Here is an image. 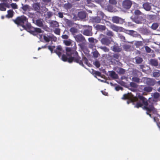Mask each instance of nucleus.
Wrapping results in <instances>:
<instances>
[{
  "mask_svg": "<svg viewBox=\"0 0 160 160\" xmlns=\"http://www.w3.org/2000/svg\"><path fill=\"white\" fill-rule=\"evenodd\" d=\"M112 48V50L115 52H120L122 50V48L119 46L116 45H114Z\"/></svg>",
  "mask_w": 160,
  "mask_h": 160,
  "instance_id": "obj_17",
  "label": "nucleus"
},
{
  "mask_svg": "<svg viewBox=\"0 0 160 160\" xmlns=\"http://www.w3.org/2000/svg\"><path fill=\"white\" fill-rule=\"evenodd\" d=\"M132 5V2L130 0H125L122 2V7L126 9H128Z\"/></svg>",
  "mask_w": 160,
  "mask_h": 160,
  "instance_id": "obj_9",
  "label": "nucleus"
},
{
  "mask_svg": "<svg viewBox=\"0 0 160 160\" xmlns=\"http://www.w3.org/2000/svg\"><path fill=\"white\" fill-rule=\"evenodd\" d=\"M14 12L12 10H9L8 11V14L6 15V17L8 18H12Z\"/></svg>",
  "mask_w": 160,
  "mask_h": 160,
  "instance_id": "obj_23",
  "label": "nucleus"
},
{
  "mask_svg": "<svg viewBox=\"0 0 160 160\" xmlns=\"http://www.w3.org/2000/svg\"><path fill=\"white\" fill-rule=\"evenodd\" d=\"M76 48L75 45L73 48L66 47V55H62V60L64 62H68L69 63L74 61L80 64V58L78 52L76 51Z\"/></svg>",
  "mask_w": 160,
  "mask_h": 160,
  "instance_id": "obj_2",
  "label": "nucleus"
},
{
  "mask_svg": "<svg viewBox=\"0 0 160 160\" xmlns=\"http://www.w3.org/2000/svg\"><path fill=\"white\" fill-rule=\"evenodd\" d=\"M134 44L137 48H138L140 46H143V43L141 41H136Z\"/></svg>",
  "mask_w": 160,
  "mask_h": 160,
  "instance_id": "obj_28",
  "label": "nucleus"
},
{
  "mask_svg": "<svg viewBox=\"0 0 160 160\" xmlns=\"http://www.w3.org/2000/svg\"><path fill=\"white\" fill-rule=\"evenodd\" d=\"M110 28L113 31L117 32H123L125 30V29L122 27L118 26L113 24H111Z\"/></svg>",
  "mask_w": 160,
  "mask_h": 160,
  "instance_id": "obj_8",
  "label": "nucleus"
},
{
  "mask_svg": "<svg viewBox=\"0 0 160 160\" xmlns=\"http://www.w3.org/2000/svg\"><path fill=\"white\" fill-rule=\"evenodd\" d=\"M7 4L5 3H0V10L2 11H5L6 8L5 6H6Z\"/></svg>",
  "mask_w": 160,
  "mask_h": 160,
  "instance_id": "obj_25",
  "label": "nucleus"
},
{
  "mask_svg": "<svg viewBox=\"0 0 160 160\" xmlns=\"http://www.w3.org/2000/svg\"><path fill=\"white\" fill-rule=\"evenodd\" d=\"M115 88L116 90L117 91H118L121 89H122V88L120 86H116L115 87Z\"/></svg>",
  "mask_w": 160,
  "mask_h": 160,
  "instance_id": "obj_55",
  "label": "nucleus"
},
{
  "mask_svg": "<svg viewBox=\"0 0 160 160\" xmlns=\"http://www.w3.org/2000/svg\"><path fill=\"white\" fill-rule=\"evenodd\" d=\"M24 29L34 36L37 35L38 33L42 32V30L40 28L32 27L30 23L27 25Z\"/></svg>",
  "mask_w": 160,
  "mask_h": 160,
  "instance_id": "obj_4",
  "label": "nucleus"
},
{
  "mask_svg": "<svg viewBox=\"0 0 160 160\" xmlns=\"http://www.w3.org/2000/svg\"><path fill=\"white\" fill-rule=\"evenodd\" d=\"M43 38L44 41L47 42H49L50 40L55 41L57 39V38L52 34L47 36L44 35Z\"/></svg>",
  "mask_w": 160,
  "mask_h": 160,
  "instance_id": "obj_7",
  "label": "nucleus"
},
{
  "mask_svg": "<svg viewBox=\"0 0 160 160\" xmlns=\"http://www.w3.org/2000/svg\"><path fill=\"white\" fill-rule=\"evenodd\" d=\"M135 59L136 63L138 64L141 63L143 61L142 58L139 57H136L135 58Z\"/></svg>",
  "mask_w": 160,
  "mask_h": 160,
  "instance_id": "obj_29",
  "label": "nucleus"
},
{
  "mask_svg": "<svg viewBox=\"0 0 160 160\" xmlns=\"http://www.w3.org/2000/svg\"><path fill=\"white\" fill-rule=\"evenodd\" d=\"M124 48H129V47H128V45H125L124 46Z\"/></svg>",
  "mask_w": 160,
  "mask_h": 160,
  "instance_id": "obj_62",
  "label": "nucleus"
},
{
  "mask_svg": "<svg viewBox=\"0 0 160 160\" xmlns=\"http://www.w3.org/2000/svg\"><path fill=\"white\" fill-rule=\"evenodd\" d=\"M58 16L61 18H62L63 17V15L62 13L61 12H59L58 13Z\"/></svg>",
  "mask_w": 160,
  "mask_h": 160,
  "instance_id": "obj_57",
  "label": "nucleus"
},
{
  "mask_svg": "<svg viewBox=\"0 0 160 160\" xmlns=\"http://www.w3.org/2000/svg\"><path fill=\"white\" fill-rule=\"evenodd\" d=\"M62 38L63 39H67L68 38V36L67 35H63L62 36Z\"/></svg>",
  "mask_w": 160,
  "mask_h": 160,
  "instance_id": "obj_54",
  "label": "nucleus"
},
{
  "mask_svg": "<svg viewBox=\"0 0 160 160\" xmlns=\"http://www.w3.org/2000/svg\"><path fill=\"white\" fill-rule=\"evenodd\" d=\"M128 31L130 33H132L134 32V31L133 30H129V31Z\"/></svg>",
  "mask_w": 160,
  "mask_h": 160,
  "instance_id": "obj_61",
  "label": "nucleus"
},
{
  "mask_svg": "<svg viewBox=\"0 0 160 160\" xmlns=\"http://www.w3.org/2000/svg\"><path fill=\"white\" fill-rule=\"evenodd\" d=\"M160 94L157 92H155L153 94V100H152V99H150L149 100V101H148V102H149V103H148V100L147 101V102H148V104L147 105V107H149V105H151L152 104L153 105V107H154L153 106V104L152 102V103H150L152 101H157L158 100V99L159 98V97H160ZM154 108V109L153 110V111H151V112H153V111H155V108ZM150 113L149 112V113L150 114Z\"/></svg>",
  "mask_w": 160,
  "mask_h": 160,
  "instance_id": "obj_5",
  "label": "nucleus"
},
{
  "mask_svg": "<svg viewBox=\"0 0 160 160\" xmlns=\"http://www.w3.org/2000/svg\"><path fill=\"white\" fill-rule=\"evenodd\" d=\"M132 80L134 82L139 83L140 82V79L137 77H134L132 78Z\"/></svg>",
  "mask_w": 160,
  "mask_h": 160,
  "instance_id": "obj_35",
  "label": "nucleus"
},
{
  "mask_svg": "<svg viewBox=\"0 0 160 160\" xmlns=\"http://www.w3.org/2000/svg\"><path fill=\"white\" fill-rule=\"evenodd\" d=\"M99 53L97 51H94L93 52V55L94 58H97L98 56Z\"/></svg>",
  "mask_w": 160,
  "mask_h": 160,
  "instance_id": "obj_44",
  "label": "nucleus"
},
{
  "mask_svg": "<svg viewBox=\"0 0 160 160\" xmlns=\"http://www.w3.org/2000/svg\"><path fill=\"white\" fill-rule=\"evenodd\" d=\"M158 83L160 85V80L158 82Z\"/></svg>",
  "mask_w": 160,
  "mask_h": 160,
  "instance_id": "obj_64",
  "label": "nucleus"
},
{
  "mask_svg": "<svg viewBox=\"0 0 160 160\" xmlns=\"http://www.w3.org/2000/svg\"><path fill=\"white\" fill-rule=\"evenodd\" d=\"M2 2H6L7 1V0H0Z\"/></svg>",
  "mask_w": 160,
  "mask_h": 160,
  "instance_id": "obj_63",
  "label": "nucleus"
},
{
  "mask_svg": "<svg viewBox=\"0 0 160 160\" xmlns=\"http://www.w3.org/2000/svg\"><path fill=\"white\" fill-rule=\"evenodd\" d=\"M22 7L21 8L24 11H27L29 9V6L28 5H24L22 4Z\"/></svg>",
  "mask_w": 160,
  "mask_h": 160,
  "instance_id": "obj_30",
  "label": "nucleus"
},
{
  "mask_svg": "<svg viewBox=\"0 0 160 160\" xmlns=\"http://www.w3.org/2000/svg\"><path fill=\"white\" fill-rule=\"evenodd\" d=\"M145 85H141L138 88V90L140 92H143V95H145L144 94Z\"/></svg>",
  "mask_w": 160,
  "mask_h": 160,
  "instance_id": "obj_31",
  "label": "nucleus"
},
{
  "mask_svg": "<svg viewBox=\"0 0 160 160\" xmlns=\"http://www.w3.org/2000/svg\"><path fill=\"white\" fill-rule=\"evenodd\" d=\"M133 72L135 74H136L138 75L142 74L141 72L135 69V70H134Z\"/></svg>",
  "mask_w": 160,
  "mask_h": 160,
  "instance_id": "obj_53",
  "label": "nucleus"
},
{
  "mask_svg": "<svg viewBox=\"0 0 160 160\" xmlns=\"http://www.w3.org/2000/svg\"><path fill=\"white\" fill-rule=\"evenodd\" d=\"M152 88L150 86H147L145 85L144 93L145 92H150L152 91Z\"/></svg>",
  "mask_w": 160,
  "mask_h": 160,
  "instance_id": "obj_24",
  "label": "nucleus"
},
{
  "mask_svg": "<svg viewBox=\"0 0 160 160\" xmlns=\"http://www.w3.org/2000/svg\"><path fill=\"white\" fill-rule=\"evenodd\" d=\"M70 31L72 34H74L78 32V30L74 27L71 28L70 29Z\"/></svg>",
  "mask_w": 160,
  "mask_h": 160,
  "instance_id": "obj_32",
  "label": "nucleus"
},
{
  "mask_svg": "<svg viewBox=\"0 0 160 160\" xmlns=\"http://www.w3.org/2000/svg\"><path fill=\"white\" fill-rule=\"evenodd\" d=\"M101 42L102 44L107 46L110 44L111 42L110 40L107 37L102 38L101 39Z\"/></svg>",
  "mask_w": 160,
  "mask_h": 160,
  "instance_id": "obj_12",
  "label": "nucleus"
},
{
  "mask_svg": "<svg viewBox=\"0 0 160 160\" xmlns=\"http://www.w3.org/2000/svg\"><path fill=\"white\" fill-rule=\"evenodd\" d=\"M83 27L87 28L83 31V34L87 36H92V27L88 25V26L86 25L83 26Z\"/></svg>",
  "mask_w": 160,
  "mask_h": 160,
  "instance_id": "obj_6",
  "label": "nucleus"
},
{
  "mask_svg": "<svg viewBox=\"0 0 160 160\" xmlns=\"http://www.w3.org/2000/svg\"><path fill=\"white\" fill-rule=\"evenodd\" d=\"M12 21L18 26L22 27L24 29L29 23L28 18L23 15L18 17L15 19H12Z\"/></svg>",
  "mask_w": 160,
  "mask_h": 160,
  "instance_id": "obj_3",
  "label": "nucleus"
},
{
  "mask_svg": "<svg viewBox=\"0 0 160 160\" xmlns=\"http://www.w3.org/2000/svg\"><path fill=\"white\" fill-rule=\"evenodd\" d=\"M88 41L90 42H94V39L93 38H90L88 39Z\"/></svg>",
  "mask_w": 160,
  "mask_h": 160,
  "instance_id": "obj_58",
  "label": "nucleus"
},
{
  "mask_svg": "<svg viewBox=\"0 0 160 160\" xmlns=\"http://www.w3.org/2000/svg\"><path fill=\"white\" fill-rule=\"evenodd\" d=\"M92 71L93 74H94L95 75L98 76H101V73L100 72L94 70L92 69Z\"/></svg>",
  "mask_w": 160,
  "mask_h": 160,
  "instance_id": "obj_34",
  "label": "nucleus"
},
{
  "mask_svg": "<svg viewBox=\"0 0 160 160\" xmlns=\"http://www.w3.org/2000/svg\"><path fill=\"white\" fill-rule=\"evenodd\" d=\"M64 7L65 8L67 9H69L71 8V5L70 4L68 3L67 4H65L64 5Z\"/></svg>",
  "mask_w": 160,
  "mask_h": 160,
  "instance_id": "obj_49",
  "label": "nucleus"
},
{
  "mask_svg": "<svg viewBox=\"0 0 160 160\" xmlns=\"http://www.w3.org/2000/svg\"><path fill=\"white\" fill-rule=\"evenodd\" d=\"M106 34L107 36L110 37H113L114 35L112 31L110 30H108L107 31Z\"/></svg>",
  "mask_w": 160,
  "mask_h": 160,
  "instance_id": "obj_36",
  "label": "nucleus"
},
{
  "mask_svg": "<svg viewBox=\"0 0 160 160\" xmlns=\"http://www.w3.org/2000/svg\"><path fill=\"white\" fill-rule=\"evenodd\" d=\"M101 92H102V94L105 96H107L108 94V93L107 92H105V91H101Z\"/></svg>",
  "mask_w": 160,
  "mask_h": 160,
  "instance_id": "obj_60",
  "label": "nucleus"
},
{
  "mask_svg": "<svg viewBox=\"0 0 160 160\" xmlns=\"http://www.w3.org/2000/svg\"><path fill=\"white\" fill-rule=\"evenodd\" d=\"M134 22L137 24H140L142 23V22L141 20H138L137 18H135L134 19Z\"/></svg>",
  "mask_w": 160,
  "mask_h": 160,
  "instance_id": "obj_50",
  "label": "nucleus"
},
{
  "mask_svg": "<svg viewBox=\"0 0 160 160\" xmlns=\"http://www.w3.org/2000/svg\"><path fill=\"white\" fill-rule=\"evenodd\" d=\"M35 24L39 27H42L43 26V20L39 19L36 21Z\"/></svg>",
  "mask_w": 160,
  "mask_h": 160,
  "instance_id": "obj_20",
  "label": "nucleus"
},
{
  "mask_svg": "<svg viewBox=\"0 0 160 160\" xmlns=\"http://www.w3.org/2000/svg\"><path fill=\"white\" fill-rule=\"evenodd\" d=\"M42 1L44 2V3H48L50 2L51 0H42Z\"/></svg>",
  "mask_w": 160,
  "mask_h": 160,
  "instance_id": "obj_59",
  "label": "nucleus"
},
{
  "mask_svg": "<svg viewBox=\"0 0 160 160\" xmlns=\"http://www.w3.org/2000/svg\"><path fill=\"white\" fill-rule=\"evenodd\" d=\"M109 75L113 79H116L118 78V75L114 71H111L110 72Z\"/></svg>",
  "mask_w": 160,
  "mask_h": 160,
  "instance_id": "obj_19",
  "label": "nucleus"
},
{
  "mask_svg": "<svg viewBox=\"0 0 160 160\" xmlns=\"http://www.w3.org/2000/svg\"><path fill=\"white\" fill-rule=\"evenodd\" d=\"M48 49L50 51L51 53H52L54 49L55 48V46H49L48 47Z\"/></svg>",
  "mask_w": 160,
  "mask_h": 160,
  "instance_id": "obj_42",
  "label": "nucleus"
},
{
  "mask_svg": "<svg viewBox=\"0 0 160 160\" xmlns=\"http://www.w3.org/2000/svg\"><path fill=\"white\" fill-rule=\"evenodd\" d=\"M63 42L67 46H70L71 43V41L69 40H64Z\"/></svg>",
  "mask_w": 160,
  "mask_h": 160,
  "instance_id": "obj_41",
  "label": "nucleus"
},
{
  "mask_svg": "<svg viewBox=\"0 0 160 160\" xmlns=\"http://www.w3.org/2000/svg\"><path fill=\"white\" fill-rule=\"evenodd\" d=\"M117 72L119 74L123 75L125 73L126 70L122 68H118Z\"/></svg>",
  "mask_w": 160,
  "mask_h": 160,
  "instance_id": "obj_26",
  "label": "nucleus"
},
{
  "mask_svg": "<svg viewBox=\"0 0 160 160\" xmlns=\"http://www.w3.org/2000/svg\"><path fill=\"white\" fill-rule=\"evenodd\" d=\"M86 41L84 37L81 34V49L82 50L86 47Z\"/></svg>",
  "mask_w": 160,
  "mask_h": 160,
  "instance_id": "obj_13",
  "label": "nucleus"
},
{
  "mask_svg": "<svg viewBox=\"0 0 160 160\" xmlns=\"http://www.w3.org/2000/svg\"><path fill=\"white\" fill-rule=\"evenodd\" d=\"M109 2L113 5H116L117 3L115 0H109Z\"/></svg>",
  "mask_w": 160,
  "mask_h": 160,
  "instance_id": "obj_51",
  "label": "nucleus"
},
{
  "mask_svg": "<svg viewBox=\"0 0 160 160\" xmlns=\"http://www.w3.org/2000/svg\"><path fill=\"white\" fill-rule=\"evenodd\" d=\"M119 57V54L118 53L114 54L113 55V57L115 59H118Z\"/></svg>",
  "mask_w": 160,
  "mask_h": 160,
  "instance_id": "obj_47",
  "label": "nucleus"
},
{
  "mask_svg": "<svg viewBox=\"0 0 160 160\" xmlns=\"http://www.w3.org/2000/svg\"><path fill=\"white\" fill-rule=\"evenodd\" d=\"M136 16H138L142 15V13L138 10H136L134 12Z\"/></svg>",
  "mask_w": 160,
  "mask_h": 160,
  "instance_id": "obj_39",
  "label": "nucleus"
},
{
  "mask_svg": "<svg viewBox=\"0 0 160 160\" xmlns=\"http://www.w3.org/2000/svg\"><path fill=\"white\" fill-rule=\"evenodd\" d=\"M145 48L146 52L148 53H149L151 52V49L148 46H146L145 47Z\"/></svg>",
  "mask_w": 160,
  "mask_h": 160,
  "instance_id": "obj_45",
  "label": "nucleus"
},
{
  "mask_svg": "<svg viewBox=\"0 0 160 160\" xmlns=\"http://www.w3.org/2000/svg\"><path fill=\"white\" fill-rule=\"evenodd\" d=\"M53 14L52 12H47V16L48 18H50L52 15Z\"/></svg>",
  "mask_w": 160,
  "mask_h": 160,
  "instance_id": "obj_52",
  "label": "nucleus"
},
{
  "mask_svg": "<svg viewBox=\"0 0 160 160\" xmlns=\"http://www.w3.org/2000/svg\"><path fill=\"white\" fill-rule=\"evenodd\" d=\"M95 28L97 30L99 31H105L106 28L105 26L100 24L97 25Z\"/></svg>",
  "mask_w": 160,
  "mask_h": 160,
  "instance_id": "obj_15",
  "label": "nucleus"
},
{
  "mask_svg": "<svg viewBox=\"0 0 160 160\" xmlns=\"http://www.w3.org/2000/svg\"><path fill=\"white\" fill-rule=\"evenodd\" d=\"M151 3L148 2H146L143 4V8L146 11H149L151 9Z\"/></svg>",
  "mask_w": 160,
  "mask_h": 160,
  "instance_id": "obj_16",
  "label": "nucleus"
},
{
  "mask_svg": "<svg viewBox=\"0 0 160 160\" xmlns=\"http://www.w3.org/2000/svg\"><path fill=\"white\" fill-rule=\"evenodd\" d=\"M94 65L98 68H99L100 66V64L98 61H95Z\"/></svg>",
  "mask_w": 160,
  "mask_h": 160,
  "instance_id": "obj_48",
  "label": "nucleus"
},
{
  "mask_svg": "<svg viewBox=\"0 0 160 160\" xmlns=\"http://www.w3.org/2000/svg\"><path fill=\"white\" fill-rule=\"evenodd\" d=\"M112 21L117 24H123L124 22V19L117 16H114L112 18Z\"/></svg>",
  "mask_w": 160,
  "mask_h": 160,
  "instance_id": "obj_10",
  "label": "nucleus"
},
{
  "mask_svg": "<svg viewBox=\"0 0 160 160\" xmlns=\"http://www.w3.org/2000/svg\"><path fill=\"white\" fill-rule=\"evenodd\" d=\"M119 38L121 39H122L123 41L125 40V37L122 35L120 34L119 35Z\"/></svg>",
  "mask_w": 160,
  "mask_h": 160,
  "instance_id": "obj_56",
  "label": "nucleus"
},
{
  "mask_svg": "<svg viewBox=\"0 0 160 160\" xmlns=\"http://www.w3.org/2000/svg\"><path fill=\"white\" fill-rule=\"evenodd\" d=\"M40 5L38 3H35L33 5V7L36 11L39 10Z\"/></svg>",
  "mask_w": 160,
  "mask_h": 160,
  "instance_id": "obj_27",
  "label": "nucleus"
},
{
  "mask_svg": "<svg viewBox=\"0 0 160 160\" xmlns=\"http://www.w3.org/2000/svg\"><path fill=\"white\" fill-rule=\"evenodd\" d=\"M146 82L147 84L149 86H153L155 84V80L152 78H147Z\"/></svg>",
  "mask_w": 160,
  "mask_h": 160,
  "instance_id": "obj_14",
  "label": "nucleus"
},
{
  "mask_svg": "<svg viewBox=\"0 0 160 160\" xmlns=\"http://www.w3.org/2000/svg\"><path fill=\"white\" fill-rule=\"evenodd\" d=\"M100 48L102 50L106 52H108L109 50V49L106 47H101Z\"/></svg>",
  "mask_w": 160,
  "mask_h": 160,
  "instance_id": "obj_40",
  "label": "nucleus"
},
{
  "mask_svg": "<svg viewBox=\"0 0 160 160\" xmlns=\"http://www.w3.org/2000/svg\"><path fill=\"white\" fill-rule=\"evenodd\" d=\"M86 15V13L85 12H81V19L85 18Z\"/></svg>",
  "mask_w": 160,
  "mask_h": 160,
  "instance_id": "obj_37",
  "label": "nucleus"
},
{
  "mask_svg": "<svg viewBox=\"0 0 160 160\" xmlns=\"http://www.w3.org/2000/svg\"><path fill=\"white\" fill-rule=\"evenodd\" d=\"M51 27L52 28H57L59 26L58 22L55 21H52L50 22Z\"/></svg>",
  "mask_w": 160,
  "mask_h": 160,
  "instance_id": "obj_21",
  "label": "nucleus"
},
{
  "mask_svg": "<svg viewBox=\"0 0 160 160\" xmlns=\"http://www.w3.org/2000/svg\"><path fill=\"white\" fill-rule=\"evenodd\" d=\"M158 27V24L157 23H154L152 24L151 26V28L154 30H155L157 29Z\"/></svg>",
  "mask_w": 160,
  "mask_h": 160,
  "instance_id": "obj_33",
  "label": "nucleus"
},
{
  "mask_svg": "<svg viewBox=\"0 0 160 160\" xmlns=\"http://www.w3.org/2000/svg\"><path fill=\"white\" fill-rule=\"evenodd\" d=\"M92 22H93L96 23H99L100 22L101 19L100 17H96L92 18L91 19Z\"/></svg>",
  "mask_w": 160,
  "mask_h": 160,
  "instance_id": "obj_22",
  "label": "nucleus"
},
{
  "mask_svg": "<svg viewBox=\"0 0 160 160\" xmlns=\"http://www.w3.org/2000/svg\"><path fill=\"white\" fill-rule=\"evenodd\" d=\"M150 64L152 66L157 67L158 66V60L155 59H151L150 60Z\"/></svg>",
  "mask_w": 160,
  "mask_h": 160,
  "instance_id": "obj_18",
  "label": "nucleus"
},
{
  "mask_svg": "<svg viewBox=\"0 0 160 160\" xmlns=\"http://www.w3.org/2000/svg\"><path fill=\"white\" fill-rule=\"evenodd\" d=\"M54 32L56 34L60 35V29L58 28H56L54 30Z\"/></svg>",
  "mask_w": 160,
  "mask_h": 160,
  "instance_id": "obj_38",
  "label": "nucleus"
},
{
  "mask_svg": "<svg viewBox=\"0 0 160 160\" xmlns=\"http://www.w3.org/2000/svg\"><path fill=\"white\" fill-rule=\"evenodd\" d=\"M153 75L155 77H158L160 76V74L158 72H155L153 73Z\"/></svg>",
  "mask_w": 160,
  "mask_h": 160,
  "instance_id": "obj_46",
  "label": "nucleus"
},
{
  "mask_svg": "<svg viewBox=\"0 0 160 160\" xmlns=\"http://www.w3.org/2000/svg\"><path fill=\"white\" fill-rule=\"evenodd\" d=\"M54 52L60 58L62 52H64V50H63L62 47L60 45H58L55 49Z\"/></svg>",
  "mask_w": 160,
  "mask_h": 160,
  "instance_id": "obj_11",
  "label": "nucleus"
},
{
  "mask_svg": "<svg viewBox=\"0 0 160 160\" xmlns=\"http://www.w3.org/2000/svg\"><path fill=\"white\" fill-rule=\"evenodd\" d=\"M122 98L124 100L130 99L133 102H137L135 107L138 108L142 107L143 105H144L143 109L147 111V114L151 117V115L149 113L153 111L154 109L153 105H149V107H148L147 106L148 103L147 99L140 93H137L136 97H134L131 93H128L124 94Z\"/></svg>",
  "mask_w": 160,
  "mask_h": 160,
  "instance_id": "obj_1",
  "label": "nucleus"
},
{
  "mask_svg": "<svg viewBox=\"0 0 160 160\" xmlns=\"http://www.w3.org/2000/svg\"><path fill=\"white\" fill-rule=\"evenodd\" d=\"M11 6L12 8L13 9L18 8V6L16 3H12L11 4Z\"/></svg>",
  "mask_w": 160,
  "mask_h": 160,
  "instance_id": "obj_43",
  "label": "nucleus"
}]
</instances>
